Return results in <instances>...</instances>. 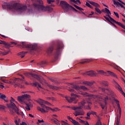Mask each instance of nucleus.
Wrapping results in <instances>:
<instances>
[{"mask_svg": "<svg viewBox=\"0 0 125 125\" xmlns=\"http://www.w3.org/2000/svg\"><path fill=\"white\" fill-rule=\"evenodd\" d=\"M2 3L4 4L2 5L3 9H7L8 10H11L12 11L16 10L20 12H24L27 10V5L18 2L7 4V2L2 1Z\"/></svg>", "mask_w": 125, "mask_h": 125, "instance_id": "nucleus-1", "label": "nucleus"}, {"mask_svg": "<svg viewBox=\"0 0 125 125\" xmlns=\"http://www.w3.org/2000/svg\"><path fill=\"white\" fill-rule=\"evenodd\" d=\"M11 100H10V103L9 104H7L8 108H9V109H10V114L11 115H15V113H16V114L19 116H21L22 118H24V115L23 112H21L20 109L17 108L15 104L13 103L15 101V100H14L12 97H11Z\"/></svg>", "mask_w": 125, "mask_h": 125, "instance_id": "nucleus-2", "label": "nucleus"}, {"mask_svg": "<svg viewBox=\"0 0 125 125\" xmlns=\"http://www.w3.org/2000/svg\"><path fill=\"white\" fill-rule=\"evenodd\" d=\"M39 4L34 3L33 5L34 6L35 9L36 10H39V11H48V12H52L53 11V8L51 7V6L48 5L47 6H44L43 5V1L42 0H37Z\"/></svg>", "mask_w": 125, "mask_h": 125, "instance_id": "nucleus-3", "label": "nucleus"}, {"mask_svg": "<svg viewBox=\"0 0 125 125\" xmlns=\"http://www.w3.org/2000/svg\"><path fill=\"white\" fill-rule=\"evenodd\" d=\"M60 5L63 9L65 13L68 12L70 9H71L73 11H75V12H78V10L75 7L69 4L66 1L61 0Z\"/></svg>", "mask_w": 125, "mask_h": 125, "instance_id": "nucleus-4", "label": "nucleus"}, {"mask_svg": "<svg viewBox=\"0 0 125 125\" xmlns=\"http://www.w3.org/2000/svg\"><path fill=\"white\" fill-rule=\"evenodd\" d=\"M22 48H27L29 50H37L38 45L37 44H29L25 42H22L21 45H20Z\"/></svg>", "mask_w": 125, "mask_h": 125, "instance_id": "nucleus-5", "label": "nucleus"}, {"mask_svg": "<svg viewBox=\"0 0 125 125\" xmlns=\"http://www.w3.org/2000/svg\"><path fill=\"white\" fill-rule=\"evenodd\" d=\"M61 48H63V43L59 42L58 43L57 48L56 49V52L55 53V59H57L58 58V56L60 55V49Z\"/></svg>", "mask_w": 125, "mask_h": 125, "instance_id": "nucleus-6", "label": "nucleus"}, {"mask_svg": "<svg viewBox=\"0 0 125 125\" xmlns=\"http://www.w3.org/2000/svg\"><path fill=\"white\" fill-rule=\"evenodd\" d=\"M88 2H89V3H90V4H91L92 5H93V6H95V10L96 12H97V13H99V14H101V13H102V12L101 11V10H100V9L98 8V7H100V5L92 1L88 0Z\"/></svg>", "mask_w": 125, "mask_h": 125, "instance_id": "nucleus-7", "label": "nucleus"}, {"mask_svg": "<svg viewBox=\"0 0 125 125\" xmlns=\"http://www.w3.org/2000/svg\"><path fill=\"white\" fill-rule=\"evenodd\" d=\"M23 83V79H15L14 81V83L15 86L16 87H20V88H24V85H21V83Z\"/></svg>", "mask_w": 125, "mask_h": 125, "instance_id": "nucleus-8", "label": "nucleus"}, {"mask_svg": "<svg viewBox=\"0 0 125 125\" xmlns=\"http://www.w3.org/2000/svg\"><path fill=\"white\" fill-rule=\"evenodd\" d=\"M71 96L72 97V98H71L70 97H65L66 100H67L69 103H72V102H73V101H75V100H76V98H77V97L78 98H80V97H81V96L76 95L74 93H71ZM74 97H75V98H74Z\"/></svg>", "mask_w": 125, "mask_h": 125, "instance_id": "nucleus-9", "label": "nucleus"}, {"mask_svg": "<svg viewBox=\"0 0 125 125\" xmlns=\"http://www.w3.org/2000/svg\"><path fill=\"white\" fill-rule=\"evenodd\" d=\"M31 96L28 94L22 95L21 96L18 97V100L20 102H25V100L30 98Z\"/></svg>", "mask_w": 125, "mask_h": 125, "instance_id": "nucleus-10", "label": "nucleus"}, {"mask_svg": "<svg viewBox=\"0 0 125 125\" xmlns=\"http://www.w3.org/2000/svg\"><path fill=\"white\" fill-rule=\"evenodd\" d=\"M72 88H74V89H76V90H81V89H83V90H87V88L85 86H81L80 87L79 85H77L74 83L71 84Z\"/></svg>", "mask_w": 125, "mask_h": 125, "instance_id": "nucleus-11", "label": "nucleus"}, {"mask_svg": "<svg viewBox=\"0 0 125 125\" xmlns=\"http://www.w3.org/2000/svg\"><path fill=\"white\" fill-rule=\"evenodd\" d=\"M86 102H85V100H83L78 103V109L79 110H83V109L84 108L85 106Z\"/></svg>", "mask_w": 125, "mask_h": 125, "instance_id": "nucleus-12", "label": "nucleus"}, {"mask_svg": "<svg viewBox=\"0 0 125 125\" xmlns=\"http://www.w3.org/2000/svg\"><path fill=\"white\" fill-rule=\"evenodd\" d=\"M74 115L76 117L77 116H83L84 111H83V110H77L75 112Z\"/></svg>", "mask_w": 125, "mask_h": 125, "instance_id": "nucleus-13", "label": "nucleus"}, {"mask_svg": "<svg viewBox=\"0 0 125 125\" xmlns=\"http://www.w3.org/2000/svg\"><path fill=\"white\" fill-rule=\"evenodd\" d=\"M118 110H119V116L118 115V116H117V122H116L117 125H120V121L121 120V116H122V109H121V107H119V108H118Z\"/></svg>", "mask_w": 125, "mask_h": 125, "instance_id": "nucleus-14", "label": "nucleus"}, {"mask_svg": "<svg viewBox=\"0 0 125 125\" xmlns=\"http://www.w3.org/2000/svg\"><path fill=\"white\" fill-rule=\"evenodd\" d=\"M112 83L114 84V85H115L116 88H117V89H118L120 91H122L123 89L122 88V87H121L120 84H119V83H117V82H116V81L113 80Z\"/></svg>", "mask_w": 125, "mask_h": 125, "instance_id": "nucleus-15", "label": "nucleus"}, {"mask_svg": "<svg viewBox=\"0 0 125 125\" xmlns=\"http://www.w3.org/2000/svg\"><path fill=\"white\" fill-rule=\"evenodd\" d=\"M83 76L86 75L87 76H90L91 77L95 76V73H94V71L91 70L89 71H87L86 73H83Z\"/></svg>", "mask_w": 125, "mask_h": 125, "instance_id": "nucleus-16", "label": "nucleus"}, {"mask_svg": "<svg viewBox=\"0 0 125 125\" xmlns=\"http://www.w3.org/2000/svg\"><path fill=\"white\" fill-rule=\"evenodd\" d=\"M114 4L115 5H117V6H119V5H120V6H121V7H122V8H123L125 10V7L124 6V5H123V4L120 3L119 1H116V0H114Z\"/></svg>", "mask_w": 125, "mask_h": 125, "instance_id": "nucleus-17", "label": "nucleus"}, {"mask_svg": "<svg viewBox=\"0 0 125 125\" xmlns=\"http://www.w3.org/2000/svg\"><path fill=\"white\" fill-rule=\"evenodd\" d=\"M94 83H95V81H91V82H87L85 81L83 82V84H86L87 85H92Z\"/></svg>", "mask_w": 125, "mask_h": 125, "instance_id": "nucleus-18", "label": "nucleus"}, {"mask_svg": "<svg viewBox=\"0 0 125 125\" xmlns=\"http://www.w3.org/2000/svg\"><path fill=\"white\" fill-rule=\"evenodd\" d=\"M53 49H54L53 46H50V47H49V48L47 50V53H48V54H50V53H52V51H53Z\"/></svg>", "mask_w": 125, "mask_h": 125, "instance_id": "nucleus-19", "label": "nucleus"}, {"mask_svg": "<svg viewBox=\"0 0 125 125\" xmlns=\"http://www.w3.org/2000/svg\"><path fill=\"white\" fill-rule=\"evenodd\" d=\"M30 74V76H31V77H33V78H35V79H37V80H40V77L39 76V75L33 73Z\"/></svg>", "mask_w": 125, "mask_h": 125, "instance_id": "nucleus-20", "label": "nucleus"}, {"mask_svg": "<svg viewBox=\"0 0 125 125\" xmlns=\"http://www.w3.org/2000/svg\"><path fill=\"white\" fill-rule=\"evenodd\" d=\"M106 16H107V17H108V18L110 19V21H111V22H112L113 23H116V24H117V23L118 22V21H116L115 20H114V19H113L112 17H111V16H110L109 14L106 15Z\"/></svg>", "mask_w": 125, "mask_h": 125, "instance_id": "nucleus-21", "label": "nucleus"}, {"mask_svg": "<svg viewBox=\"0 0 125 125\" xmlns=\"http://www.w3.org/2000/svg\"><path fill=\"white\" fill-rule=\"evenodd\" d=\"M48 86L51 89H53V90H58L59 88L58 87L52 85H49Z\"/></svg>", "mask_w": 125, "mask_h": 125, "instance_id": "nucleus-22", "label": "nucleus"}, {"mask_svg": "<svg viewBox=\"0 0 125 125\" xmlns=\"http://www.w3.org/2000/svg\"><path fill=\"white\" fill-rule=\"evenodd\" d=\"M26 53H28V52L22 51V52H20L19 53V55H20L21 58H23L25 57V54H26Z\"/></svg>", "mask_w": 125, "mask_h": 125, "instance_id": "nucleus-23", "label": "nucleus"}, {"mask_svg": "<svg viewBox=\"0 0 125 125\" xmlns=\"http://www.w3.org/2000/svg\"><path fill=\"white\" fill-rule=\"evenodd\" d=\"M88 104L87 106H84V109H85L86 110H90L91 109V107H90V106L91 105V103L88 102Z\"/></svg>", "mask_w": 125, "mask_h": 125, "instance_id": "nucleus-24", "label": "nucleus"}, {"mask_svg": "<svg viewBox=\"0 0 125 125\" xmlns=\"http://www.w3.org/2000/svg\"><path fill=\"white\" fill-rule=\"evenodd\" d=\"M39 102H41V103H43L44 104H46L47 105H51L50 103H49L48 102L43 101V100L40 99L39 100Z\"/></svg>", "mask_w": 125, "mask_h": 125, "instance_id": "nucleus-25", "label": "nucleus"}, {"mask_svg": "<svg viewBox=\"0 0 125 125\" xmlns=\"http://www.w3.org/2000/svg\"><path fill=\"white\" fill-rule=\"evenodd\" d=\"M100 84H103V85H104V86H108V83L107 81H102L100 83Z\"/></svg>", "mask_w": 125, "mask_h": 125, "instance_id": "nucleus-26", "label": "nucleus"}, {"mask_svg": "<svg viewBox=\"0 0 125 125\" xmlns=\"http://www.w3.org/2000/svg\"><path fill=\"white\" fill-rule=\"evenodd\" d=\"M107 73H108L109 75H110V76H112V77H114V78H117V75H116V74L109 71H107Z\"/></svg>", "mask_w": 125, "mask_h": 125, "instance_id": "nucleus-27", "label": "nucleus"}, {"mask_svg": "<svg viewBox=\"0 0 125 125\" xmlns=\"http://www.w3.org/2000/svg\"><path fill=\"white\" fill-rule=\"evenodd\" d=\"M46 64V62H41L40 63H38V65L39 67H43L42 65H45Z\"/></svg>", "mask_w": 125, "mask_h": 125, "instance_id": "nucleus-28", "label": "nucleus"}, {"mask_svg": "<svg viewBox=\"0 0 125 125\" xmlns=\"http://www.w3.org/2000/svg\"><path fill=\"white\" fill-rule=\"evenodd\" d=\"M37 109L38 111H40L42 113H45V110H44V108H42L40 106L37 107Z\"/></svg>", "mask_w": 125, "mask_h": 125, "instance_id": "nucleus-29", "label": "nucleus"}, {"mask_svg": "<svg viewBox=\"0 0 125 125\" xmlns=\"http://www.w3.org/2000/svg\"><path fill=\"white\" fill-rule=\"evenodd\" d=\"M71 123L74 125H80V123L74 119H72Z\"/></svg>", "mask_w": 125, "mask_h": 125, "instance_id": "nucleus-30", "label": "nucleus"}, {"mask_svg": "<svg viewBox=\"0 0 125 125\" xmlns=\"http://www.w3.org/2000/svg\"><path fill=\"white\" fill-rule=\"evenodd\" d=\"M90 62V60H84L82 62H80V64H85V63H89Z\"/></svg>", "mask_w": 125, "mask_h": 125, "instance_id": "nucleus-31", "label": "nucleus"}, {"mask_svg": "<svg viewBox=\"0 0 125 125\" xmlns=\"http://www.w3.org/2000/svg\"><path fill=\"white\" fill-rule=\"evenodd\" d=\"M26 106L25 107L26 110L27 111H30L31 110V108L30 107H31V104H26Z\"/></svg>", "mask_w": 125, "mask_h": 125, "instance_id": "nucleus-32", "label": "nucleus"}, {"mask_svg": "<svg viewBox=\"0 0 125 125\" xmlns=\"http://www.w3.org/2000/svg\"><path fill=\"white\" fill-rule=\"evenodd\" d=\"M116 24H117V25H118V26H120V27H122L123 29H125V26L124 24H123L122 23L119 22L117 21Z\"/></svg>", "mask_w": 125, "mask_h": 125, "instance_id": "nucleus-33", "label": "nucleus"}, {"mask_svg": "<svg viewBox=\"0 0 125 125\" xmlns=\"http://www.w3.org/2000/svg\"><path fill=\"white\" fill-rule=\"evenodd\" d=\"M31 85H32V86H37L38 85V84H39V83L38 82H34V83H30Z\"/></svg>", "mask_w": 125, "mask_h": 125, "instance_id": "nucleus-34", "label": "nucleus"}, {"mask_svg": "<svg viewBox=\"0 0 125 125\" xmlns=\"http://www.w3.org/2000/svg\"><path fill=\"white\" fill-rule=\"evenodd\" d=\"M74 7L76 8L77 9H79V10H80V11H82V10H83V9L82 8L80 7H79V6H77L76 4H74Z\"/></svg>", "mask_w": 125, "mask_h": 125, "instance_id": "nucleus-35", "label": "nucleus"}, {"mask_svg": "<svg viewBox=\"0 0 125 125\" xmlns=\"http://www.w3.org/2000/svg\"><path fill=\"white\" fill-rule=\"evenodd\" d=\"M8 53H9V51L0 52V54H2V55H7Z\"/></svg>", "mask_w": 125, "mask_h": 125, "instance_id": "nucleus-36", "label": "nucleus"}, {"mask_svg": "<svg viewBox=\"0 0 125 125\" xmlns=\"http://www.w3.org/2000/svg\"><path fill=\"white\" fill-rule=\"evenodd\" d=\"M80 94H82V95H83V96H84V97L86 96H89V94L87 93H80Z\"/></svg>", "mask_w": 125, "mask_h": 125, "instance_id": "nucleus-37", "label": "nucleus"}, {"mask_svg": "<svg viewBox=\"0 0 125 125\" xmlns=\"http://www.w3.org/2000/svg\"><path fill=\"white\" fill-rule=\"evenodd\" d=\"M86 6H88V7H89L90 8H93V7H92V6H91V5H90V4H89V3L86 2Z\"/></svg>", "mask_w": 125, "mask_h": 125, "instance_id": "nucleus-38", "label": "nucleus"}, {"mask_svg": "<svg viewBox=\"0 0 125 125\" xmlns=\"http://www.w3.org/2000/svg\"><path fill=\"white\" fill-rule=\"evenodd\" d=\"M71 109L72 110H74V111H76V110H77V111H78V110H80V109H79L78 106H73V107H72Z\"/></svg>", "mask_w": 125, "mask_h": 125, "instance_id": "nucleus-39", "label": "nucleus"}, {"mask_svg": "<svg viewBox=\"0 0 125 125\" xmlns=\"http://www.w3.org/2000/svg\"><path fill=\"white\" fill-rule=\"evenodd\" d=\"M105 11L107 14H111V12H110V10L108 8H105Z\"/></svg>", "mask_w": 125, "mask_h": 125, "instance_id": "nucleus-40", "label": "nucleus"}, {"mask_svg": "<svg viewBox=\"0 0 125 125\" xmlns=\"http://www.w3.org/2000/svg\"><path fill=\"white\" fill-rule=\"evenodd\" d=\"M4 45H5V48H9L10 47V44L7 43L6 42V44H5Z\"/></svg>", "mask_w": 125, "mask_h": 125, "instance_id": "nucleus-41", "label": "nucleus"}, {"mask_svg": "<svg viewBox=\"0 0 125 125\" xmlns=\"http://www.w3.org/2000/svg\"><path fill=\"white\" fill-rule=\"evenodd\" d=\"M108 100H109L108 97L104 98V104H105V105H107V101H108Z\"/></svg>", "mask_w": 125, "mask_h": 125, "instance_id": "nucleus-42", "label": "nucleus"}, {"mask_svg": "<svg viewBox=\"0 0 125 125\" xmlns=\"http://www.w3.org/2000/svg\"><path fill=\"white\" fill-rule=\"evenodd\" d=\"M61 123L62 125H69V124L64 121H62Z\"/></svg>", "mask_w": 125, "mask_h": 125, "instance_id": "nucleus-43", "label": "nucleus"}, {"mask_svg": "<svg viewBox=\"0 0 125 125\" xmlns=\"http://www.w3.org/2000/svg\"><path fill=\"white\" fill-rule=\"evenodd\" d=\"M54 1H55V0H47V2L49 4H50V3H51V2H54Z\"/></svg>", "mask_w": 125, "mask_h": 125, "instance_id": "nucleus-44", "label": "nucleus"}, {"mask_svg": "<svg viewBox=\"0 0 125 125\" xmlns=\"http://www.w3.org/2000/svg\"><path fill=\"white\" fill-rule=\"evenodd\" d=\"M100 106H101L102 109H104V108H105V107L107 106V104H101Z\"/></svg>", "mask_w": 125, "mask_h": 125, "instance_id": "nucleus-45", "label": "nucleus"}, {"mask_svg": "<svg viewBox=\"0 0 125 125\" xmlns=\"http://www.w3.org/2000/svg\"><path fill=\"white\" fill-rule=\"evenodd\" d=\"M104 18H105V19H106V20L107 21H108V22H109L110 23L111 22H112V21H111V20H110V19H109V18H108V17H106L105 16H104Z\"/></svg>", "mask_w": 125, "mask_h": 125, "instance_id": "nucleus-46", "label": "nucleus"}, {"mask_svg": "<svg viewBox=\"0 0 125 125\" xmlns=\"http://www.w3.org/2000/svg\"><path fill=\"white\" fill-rule=\"evenodd\" d=\"M96 125H102V123H101V121H100V120H98Z\"/></svg>", "mask_w": 125, "mask_h": 125, "instance_id": "nucleus-47", "label": "nucleus"}, {"mask_svg": "<svg viewBox=\"0 0 125 125\" xmlns=\"http://www.w3.org/2000/svg\"><path fill=\"white\" fill-rule=\"evenodd\" d=\"M40 103V105H41V107H42V109H44V108H45V105L43 104V103Z\"/></svg>", "mask_w": 125, "mask_h": 125, "instance_id": "nucleus-48", "label": "nucleus"}, {"mask_svg": "<svg viewBox=\"0 0 125 125\" xmlns=\"http://www.w3.org/2000/svg\"><path fill=\"white\" fill-rule=\"evenodd\" d=\"M105 90H107L109 92L108 94H111L113 93V91L111 89H105Z\"/></svg>", "mask_w": 125, "mask_h": 125, "instance_id": "nucleus-49", "label": "nucleus"}, {"mask_svg": "<svg viewBox=\"0 0 125 125\" xmlns=\"http://www.w3.org/2000/svg\"><path fill=\"white\" fill-rule=\"evenodd\" d=\"M50 110L51 111H52L53 112H56V111H57V110H58V108L57 107H55V108L53 109V108H50Z\"/></svg>", "mask_w": 125, "mask_h": 125, "instance_id": "nucleus-50", "label": "nucleus"}, {"mask_svg": "<svg viewBox=\"0 0 125 125\" xmlns=\"http://www.w3.org/2000/svg\"><path fill=\"white\" fill-rule=\"evenodd\" d=\"M99 89H100V90L103 91V92H105V90H106V89H105L104 88H102L101 87H99Z\"/></svg>", "mask_w": 125, "mask_h": 125, "instance_id": "nucleus-51", "label": "nucleus"}, {"mask_svg": "<svg viewBox=\"0 0 125 125\" xmlns=\"http://www.w3.org/2000/svg\"><path fill=\"white\" fill-rule=\"evenodd\" d=\"M114 15H115V16H116V17H117V18H120V16H119V14L116 12H113Z\"/></svg>", "mask_w": 125, "mask_h": 125, "instance_id": "nucleus-52", "label": "nucleus"}, {"mask_svg": "<svg viewBox=\"0 0 125 125\" xmlns=\"http://www.w3.org/2000/svg\"><path fill=\"white\" fill-rule=\"evenodd\" d=\"M114 101H115L116 104H117L118 106H120V104H119L120 102L118 101L117 99H114Z\"/></svg>", "mask_w": 125, "mask_h": 125, "instance_id": "nucleus-53", "label": "nucleus"}, {"mask_svg": "<svg viewBox=\"0 0 125 125\" xmlns=\"http://www.w3.org/2000/svg\"><path fill=\"white\" fill-rule=\"evenodd\" d=\"M5 109V106L4 105H0V109L4 110Z\"/></svg>", "mask_w": 125, "mask_h": 125, "instance_id": "nucleus-54", "label": "nucleus"}, {"mask_svg": "<svg viewBox=\"0 0 125 125\" xmlns=\"http://www.w3.org/2000/svg\"><path fill=\"white\" fill-rule=\"evenodd\" d=\"M0 44H6V42H5V41H0Z\"/></svg>", "mask_w": 125, "mask_h": 125, "instance_id": "nucleus-55", "label": "nucleus"}, {"mask_svg": "<svg viewBox=\"0 0 125 125\" xmlns=\"http://www.w3.org/2000/svg\"><path fill=\"white\" fill-rule=\"evenodd\" d=\"M3 83H9V81L6 80H2Z\"/></svg>", "mask_w": 125, "mask_h": 125, "instance_id": "nucleus-56", "label": "nucleus"}, {"mask_svg": "<svg viewBox=\"0 0 125 125\" xmlns=\"http://www.w3.org/2000/svg\"><path fill=\"white\" fill-rule=\"evenodd\" d=\"M30 73H24V76H25V77H29V76H31Z\"/></svg>", "mask_w": 125, "mask_h": 125, "instance_id": "nucleus-57", "label": "nucleus"}, {"mask_svg": "<svg viewBox=\"0 0 125 125\" xmlns=\"http://www.w3.org/2000/svg\"><path fill=\"white\" fill-rule=\"evenodd\" d=\"M70 2H73L74 3H75L76 4H78V3H77V1L75 0H70Z\"/></svg>", "mask_w": 125, "mask_h": 125, "instance_id": "nucleus-58", "label": "nucleus"}, {"mask_svg": "<svg viewBox=\"0 0 125 125\" xmlns=\"http://www.w3.org/2000/svg\"><path fill=\"white\" fill-rule=\"evenodd\" d=\"M79 122H80V123H81L82 124H84V123H85V122H84V121H83V120H82V119H79Z\"/></svg>", "mask_w": 125, "mask_h": 125, "instance_id": "nucleus-59", "label": "nucleus"}, {"mask_svg": "<svg viewBox=\"0 0 125 125\" xmlns=\"http://www.w3.org/2000/svg\"><path fill=\"white\" fill-rule=\"evenodd\" d=\"M98 73L99 74H104V71H103V70L98 71Z\"/></svg>", "mask_w": 125, "mask_h": 125, "instance_id": "nucleus-60", "label": "nucleus"}, {"mask_svg": "<svg viewBox=\"0 0 125 125\" xmlns=\"http://www.w3.org/2000/svg\"><path fill=\"white\" fill-rule=\"evenodd\" d=\"M90 114H91V115H96V112L92 111H91Z\"/></svg>", "mask_w": 125, "mask_h": 125, "instance_id": "nucleus-61", "label": "nucleus"}, {"mask_svg": "<svg viewBox=\"0 0 125 125\" xmlns=\"http://www.w3.org/2000/svg\"><path fill=\"white\" fill-rule=\"evenodd\" d=\"M38 122L39 124H41V123H44L43 122V120H38Z\"/></svg>", "mask_w": 125, "mask_h": 125, "instance_id": "nucleus-62", "label": "nucleus"}, {"mask_svg": "<svg viewBox=\"0 0 125 125\" xmlns=\"http://www.w3.org/2000/svg\"><path fill=\"white\" fill-rule=\"evenodd\" d=\"M76 1H77V3H78L77 4H81V3H82V2H81V1H80V0H76Z\"/></svg>", "mask_w": 125, "mask_h": 125, "instance_id": "nucleus-63", "label": "nucleus"}, {"mask_svg": "<svg viewBox=\"0 0 125 125\" xmlns=\"http://www.w3.org/2000/svg\"><path fill=\"white\" fill-rule=\"evenodd\" d=\"M15 124H16V125H19V122L17 120L15 121Z\"/></svg>", "mask_w": 125, "mask_h": 125, "instance_id": "nucleus-64", "label": "nucleus"}]
</instances>
